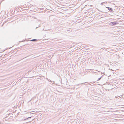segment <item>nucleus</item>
<instances>
[{
    "mask_svg": "<svg viewBox=\"0 0 124 124\" xmlns=\"http://www.w3.org/2000/svg\"><path fill=\"white\" fill-rule=\"evenodd\" d=\"M109 25L111 26H115L118 24L116 22H112L109 23Z\"/></svg>",
    "mask_w": 124,
    "mask_h": 124,
    "instance_id": "obj_1",
    "label": "nucleus"
},
{
    "mask_svg": "<svg viewBox=\"0 0 124 124\" xmlns=\"http://www.w3.org/2000/svg\"><path fill=\"white\" fill-rule=\"evenodd\" d=\"M3 55H2L1 56H0V57H1L0 58V61L1 60H2L3 59V58H4L5 57H6V55H6H4L3 56Z\"/></svg>",
    "mask_w": 124,
    "mask_h": 124,
    "instance_id": "obj_2",
    "label": "nucleus"
},
{
    "mask_svg": "<svg viewBox=\"0 0 124 124\" xmlns=\"http://www.w3.org/2000/svg\"><path fill=\"white\" fill-rule=\"evenodd\" d=\"M106 8L108 9L109 11L110 12H112L113 11V9L112 8L108 7H106Z\"/></svg>",
    "mask_w": 124,
    "mask_h": 124,
    "instance_id": "obj_3",
    "label": "nucleus"
},
{
    "mask_svg": "<svg viewBox=\"0 0 124 124\" xmlns=\"http://www.w3.org/2000/svg\"><path fill=\"white\" fill-rule=\"evenodd\" d=\"M37 40L35 39H32V40H30V41H36Z\"/></svg>",
    "mask_w": 124,
    "mask_h": 124,
    "instance_id": "obj_4",
    "label": "nucleus"
},
{
    "mask_svg": "<svg viewBox=\"0 0 124 124\" xmlns=\"http://www.w3.org/2000/svg\"><path fill=\"white\" fill-rule=\"evenodd\" d=\"M102 76L100 77L99 78L97 81H98L100 80L102 78Z\"/></svg>",
    "mask_w": 124,
    "mask_h": 124,
    "instance_id": "obj_5",
    "label": "nucleus"
},
{
    "mask_svg": "<svg viewBox=\"0 0 124 124\" xmlns=\"http://www.w3.org/2000/svg\"><path fill=\"white\" fill-rule=\"evenodd\" d=\"M31 117H28V118H27L26 119V120L28 119H29V118H31Z\"/></svg>",
    "mask_w": 124,
    "mask_h": 124,
    "instance_id": "obj_6",
    "label": "nucleus"
},
{
    "mask_svg": "<svg viewBox=\"0 0 124 124\" xmlns=\"http://www.w3.org/2000/svg\"><path fill=\"white\" fill-rule=\"evenodd\" d=\"M109 70H113L112 69H110L109 68Z\"/></svg>",
    "mask_w": 124,
    "mask_h": 124,
    "instance_id": "obj_7",
    "label": "nucleus"
},
{
    "mask_svg": "<svg viewBox=\"0 0 124 124\" xmlns=\"http://www.w3.org/2000/svg\"><path fill=\"white\" fill-rule=\"evenodd\" d=\"M116 62V63H118V64H119V65H118V64H117V65L118 66L119 65V63H117V62Z\"/></svg>",
    "mask_w": 124,
    "mask_h": 124,
    "instance_id": "obj_8",
    "label": "nucleus"
},
{
    "mask_svg": "<svg viewBox=\"0 0 124 124\" xmlns=\"http://www.w3.org/2000/svg\"><path fill=\"white\" fill-rule=\"evenodd\" d=\"M40 26V25H39V26L38 27H36V29L37 28H38Z\"/></svg>",
    "mask_w": 124,
    "mask_h": 124,
    "instance_id": "obj_9",
    "label": "nucleus"
},
{
    "mask_svg": "<svg viewBox=\"0 0 124 124\" xmlns=\"http://www.w3.org/2000/svg\"><path fill=\"white\" fill-rule=\"evenodd\" d=\"M86 54V53H84L83 54Z\"/></svg>",
    "mask_w": 124,
    "mask_h": 124,
    "instance_id": "obj_10",
    "label": "nucleus"
},
{
    "mask_svg": "<svg viewBox=\"0 0 124 124\" xmlns=\"http://www.w3.org/2000/svg\"><path fill=\"white\" fill-rule=\"evenodd\" d=\"M103 3H101V5H102Z\"/></svg>",
    "mask_w": 124,
    "mask_h": 124,
    "instance_id": "obj_11",
    "label": "nucleus"
},
{
    "mask_svg": "<svg viewBox=\"0 0 124 124\" xmlns=\"http://www.w3.org/2000/svg\"><path fill=\"white\" fill-rule=\"evenodd\" d=\"M44 28H43V29L42 30H44Z\"/></svg>",
    "mask_w": 124,
    "mask_h": 124,
    "instance_id": "obj_12",
    "label": "nucleus"
},
{
    "mask_svg": "<svg viewBox=\"0 0 124 124\" xmlns=\"http://www.w3.org/2000/svg\"><path fill=\"white\" fill-rule=\"evenodd\" d=\"M119 54H118V56H119Z\"/></svg>",
    "mask_w": 124,
    "mask_h": 124,
    "instance_id": "obj_13",
    "label": "nucleus"
},
{
    "mask_svg": "<svg viewBox=\"0 0 124 124\" xmlns=\"http://www.w3.org/2000/svg\"><path fill=\"white\" fill-rule=\"evenodd\" d=\"M115 98H116H116L117 97H116V96H115Z\"/></svg>",
    "mask_w": 124,
    "mask_h": 124,
    "instance_id": "obj_14",
    "label": "nucleus"
},
{
    "mask_svg": "<svg viewBox=\"0 0 124 124\" xmlns=\"http://www.w3.org/2000/svg\"><path fill=\"white\" fill-rule=\"evenodd\" d=\"M53 56V55H52V56Z\"/></svg>",
    "mask_w": 124,
    "mask_h": 124,
    "instance_id": "obj_15",
    "label": "nucleus"
}]
</instances>
